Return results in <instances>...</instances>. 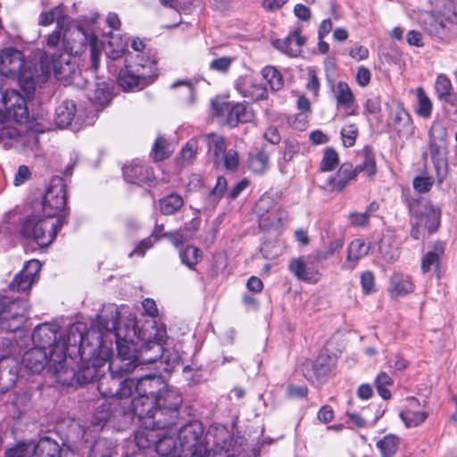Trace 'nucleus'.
I'll return each mask as SVG.
<instances>
[{
    "label": "nucleus",
    "instance_id": "obj_1",
    "mask_svg": "<svg viewBox=\"0 0 457 457\" xmlns=\"http://www.w3.org/2000/svg\"><path fill=\"white\" fill-rule=\"evenodd\" d=\"M214 432V435L212 431L207 434V436H213V445L208 450L202 422L195 420L181 426L178 439L183 457H237L245 450L244 437L230 436L225 428H215Z\"/></svg>",
    "mask_w": 457,
    "mask_h": 457
},
{
    "label": "nucleus",
    "instance_id": "obj_2",
    "mask_svg": "<svg viewBox=\"0 0 457 457\" xmlns=\"http://www.w3.org/2000/svg\"><path fill=\"white\" fill-rule=\"evenodd\" d=\"M120 312L114 306L111 308L109 320L101 318L100 324L106 332H114L117 355L108 363V370L119 378H126L141 367L138 355L136 353L137 339H141L140 331L137 330L136 321L129 320L123 326H118Z\"/></svg>",
    "mask_w": 457,
    "mask_h": 457
},
{
    "label": "nucleus",
    "instance_id": "obj_3",
    "mask_svg": "<svg viewBox=\"0 0 457 457\" xmlns=\"http://www.w3.org/2000/svg\"><path fill=\"white\" fill-rule=\"evenodd\" d=\"M0 73L7 78L17 79L27 97L35 91L39 83V75L34 65L24 59L22 52L7 47L0 51Z\"/></svg>",
    "mask_w": 457,
    "mask_h": 457
},
{
    "label": "nucleus",
    "instance_id": "obj_4",
    "mask_svg": "<svg viewBox=\"0 0 457 457\" xmlns=\"http://www.w3.org/2000/svg\"><path fill=\"white\" fill-rule=\"evenodd\" d=\"M59 326L54 323H43L37 326L32 333V340L36 346L49 353L50 360L54 361V375L59 383H67V378H62V369L66 360L67 345L62 335L59 334Z\"/></svg>",
    "mask_w": 457,
    "mask_h": 457
},
{
    "label": "nucleus",
    "instance_id": "obj_5",
    "mask_svg": "<svg viewBox=\"0 0 457 457\" xmlns=\"http://www.w3.org/2000/svg\"><path fill=\"white\" fill-rule=\"evenodd\" d=\"M90 47V68L94 72L98 71L100 66L101 46L98 45L96 36L88 37L87 32L81 25L75 22L66 23L62 33V46L63 53L69 55L81 54L87 46Z\"/></svg>",
    "mask_w": 457,
    "mask_h": 457
},
{
    "label": "nucleus",
    "instance_id": "obj_6",
    "mask_svg": "<svg viewBox=\"0 0 457 457\" xmlns=\"http://www.w3.org/2000/svg\"><path fill=\"white\" fill-rule=\"evenodd\" d=\"M126 57L125 68L119 72L117 82L124 91H139L151 84L155 74V62L150 59L144 61L143 56Z\"/></svg>",
    "mask_w": 457,
    "mask_h": 457
},
{
    "label": "nucleus",
    "instance_id": "obj_7",
    "mask_svg": "<svg viewBox=\"0 0 457 457\" xmlns=\"http://www.w3.org/2000/svg\"><path fill=\"white\" fill-rule=\"evenodd\" d=\"M62 218L51 219L44 213H32L27 216L21 224V235L29 240H33L39 246H48L56 237L62 227Z\"/></svg>",
    "mask_w": 457,
    "mask_h": 457
},
{
    "label": "nucleus",
    "instance_id": "obj_8",
    "mask_svg": "<svg viewBox=\"0 0 457 457\" xmlns=\"http://www.w3.org/2000/svg\"><path fill=\"white\" fill-rule=\"evenodd\" d=\"M101 318L109 320L111 314H102L98 316V328H94L86 331V326L83 323L71 325L68 329L67 337L64 338L62 337V339L64 340L67 345L66 353L69 351L70 347H75L82 358H84L85 355L96 353L97 349L102 345L104 331H105L100 324Z\"/></svg>",
    "mask_w": 457,
    "mask_h": 457
},
{
    "label": "nucleus",
    "instance_id": "obj_9",
    "mask_svg": "<svg viewBox=\"0 0 457 457\" xmlns=\"http://www.w3.org/2000/svg\"><path fill=\"white\" fill-rule=\"evenodd\" d=\"M133 395L137 396L129 401L136 417L149 413L154 405V398L166 385L161 375L149 374L133 378Z\"/></svg>",
    "mask_w": 457,
    "mask_h": 457
},
{
    "label": "nucleus",
    "instance_id": "obj_10",
    "mask_svg": "<svg viewBox=\"0 0 457 457\" xmlns=\"http://www.w3.org/2000/svg\"><path fill=\"white\" fill-rule=\"evenodd\" d=\"M80 358L81 362L76 371L66 365V360L63 361L64 368L62 369V376L67 378L68 381L62 383V385L87 384L95 378H99L101 374L105 372L106 361L96 356V353Z\"/></svg>",
    "mask_w": 457,
    "mask_h": 457
},
{
    "label": "nucleus",
    "instance_id": "obj_11",
    "mask_svg": "<svg viewBox=\"0 0 457 457\" xmlns=\"http://www.w3.org/2000/svg\"><path fill=\"white\" fill-rule=\"evenodd\" d=\"M67 191L62 177H54L42 200L43 213L51 218H63L66 214Z\"/></svg>",
    "mask_w": 457,
    "mask_h": 457
},
{
    "label": "nucleus",
    "instance_id": "obj_12",
    "mask_svg": "<svg viewBox=\"0 0 457 457\" xmlns=\"http://www.w3.org/2000/svg\"><path fill=\"white\" fill-rule=\"evenodd\" d=\"M133 378L120 379L110 372H103L98 378L97 389L101 395L107 399L118 398L121 402L129 403L133 395Z\"/></svg>",
    "mask_w": 457,
    "mask_h": 457
},
{
    "label": "nucleus",
    "instance_id": "obj_13",
    "mask_svg": "<svg viewBox=\"0 0 457 457\" xmlns=\"http://www.w3.org/2000/svg\"><path fill=\"white\" fill-rule=\"evenodd\" d=\"M1 91V114L4 120H12L18 123H25L29 120V110L25 98L15 89Z\"/></svg>",
    "mask_w": 457,
    "mask_h": 457
},
{
    "label": "nucleus",
    "instance_id": "obj_14",
    "mask_svg": "<svg viewBox=\"0 0 457 457\" xmlns=\"http://www.w3.org/2000/svg\"><path fill=\"white\" fill-rule=\"evenodd\" d=\"M27 308L25 303L10 300L0 295V328L6 331H16L26 320Z\"/></svg>",
    "mask_w": 457,
    "mask_h": 457
},
{
    "label": "nucleus",
    "instance_id": "obj_15",
    "mask_svg": "<svg viewBox=\"0 0 457 457\" xmlns=\"http://www.w3.org/2000/svg\"><path fill=\"white\" fill-rule=\"evenodd\" d=\"M212 105L215 114L224 118V124L230 128H235L239 123L250 122L253 119V112L245 104L215 100L212 102Z\"/></svg>",
    "mask_w": 457,
    "mask_h": 457
},
{
    "label": "nucleus",
    "instance_id": "obj_16",
    "mask_svg": "<svg viewBox=\"0 0 457 457\" xmlns=\"http://www.w3.org/2000/svg\"><path fill=\"white\" fill-rule=\"evenodd\" d=\"M120 416L136 417L129 403L121 402L118 398L107 399L99 404L94 413V425L104 427L108 421Z\"/></svg>",
    "mask_w": 457,
    "mask_h": 457
},
{
    "label": "nucleus",
    "instance_id": "obj_17",
    "mask_svg": "<svg viewBox=\"0 0 457 457\" xmlns=\"http://www.w3.org/2000/svg\"><path fill=\"white\" fill-rule=\"evenodd\" d=\"M336 365V358L321 352L315 360H306L301 370L305 378L312 383H322Z\"/></svg>",
    "mask_w": 457,
    "mask_h": 457
},
{
    "label": "nucleus",
    "instance_id": "obj_18",
    "mask_svg": "<svg viewBox=\"0 0 457 457\" xmlns=\"http://www.w3.org/2000/svg\"><path fill=\"white\" fill-rule=\"evenodd\" d=\"M412 220L420 226L435 232L440 225V210L435 208L429 202L415 200L409 204Z\"/></svg>",
    "mask_w": 457,
    "mask_h": 457
},
{
    "label": "nucleus",
    "instance_id": "obj_19",
    "mask_svg": "<svg viewBox=\"0 0 457 457\" xmlns=\"http://www.w3.org/2000/svg\"><path fill=\"white\" fill-rule=\"evenodd\" d=\"M137 418L143 425L152 426L159 430L170 429L179 420V411L174 407L154 405L149 413Z\"/></svg>",
    "mask_w": 457,
    "mask_h": 457
},
{
    "label": "nucleus",
    "instance_id": "obj_20",
    "mask_svg": "<svg viewBox=\"0 0 457 457\" xmlns=\"http://www.w3.org/2000/svg\"><path fill=\"white\" fill-rule=\"evenodd\" d=\"M42 76H47L52 71L57 79H67L71 74L74 66L71 62V55L65 53H53L51 64L48 65V57L46 54L41 58Z\"/></svg>",
    "mask_w": 457,
    "mask_h": 457
},
{
    "label": "nucleus",
    "instance_id": "obj_21",
    "mask_svg": "<svg viewBox=\"0 0 457 457\" xmlns=\"http://www.w3.org/2000/svg\"><path fill=\"white\" fill-rule=\"evenodd\" d=\"M41 263L38 260L33 259L27 262L21 272L16 274L9 285L12 291L26 292L29 290L37 280Z\"/></svg>",
    "mask_w": 457,
    "mask_h": 457
},
{
    "label": "nucleus",
    "instance_id": "obj_22",
    "mask_svg": "<svg viewBox=\"0 0 457 457\" xmlns=\"http://www.w3.org/2000/svg\"><path fill=\"white\" fill-rule=\"evenodd\" d=\"M288 270L297 279L308 283H317L320 276L310 255L292 259Z\"/></svg>",
    "mask_w": 457,
    "mask_h": 457
},
{
    "label": "nucleus",
    "instance_id": "obj_23",
    "mask_svg": "<svg viewBox=\"0 0 457 457\" xmlns=\"http://www.w3.org/2000/svg\"><path fill=\"white\" fill-rule=\"evenodd\" d=\"M35 141L34 136L21 133L14 127L4 126L0 129V145L5 149L25 150L30 147Z\"/></svg>",
    "mask_w": 457,
    "mask_h": 457
},
{
    "label": "nucleus",
    "instance_id": "obj_24",
    "mask_svg": "<svg viewBox=\"0 0 457 457\" xmlns=\"http://www.w3.org/2000/svg\"><path fill=\"white\" fill-rule=\"evenodd\" d=\"M47 364L54 373V361L50 360L49 353L36 345L26 351L21 358V365L32 373L41 372Z\"/></svg>",
    "mask_w": 457,
    "mask_h": 457
},
{
    "label": "nucleus",
    "instance_id": "obj_25",
    "mask_svg": "<svg viewBox=\"0 0 457 457\" xmlns=\"http://www.w3.org/2000/svg\"><path fill=\"white\" fill-rule=\"evenodd\" d=\"M19 361L12 355L0 358V392L4 393L12 388L18 378Z\"/></svg>",
    "mask_w": 457,
    "mask_h": 457
},
{
    "label": "nucleus",
    "instance_id": "obj_26",
    "mask_svg": "<svg viewBox=\"0 0 457 457\" xmlns=\"http://www.w3.org/2000/svg\"><path fill=\"white\" fill-rule=\"evenodd\" d=\"M123 176L128 182L139 186L144 184L151 186L154 180L152 169L139 161H134L130 164L125 165Z\"/></svg>",
    "mask_w": 457,
    "mask_h": 457
},
{
    "label": "nucleus",
    "instance_id": "obj_27",
    "mask_svg": "<svg viewBox=\"0 0 457 457\" xmlns=\"http://www.w3.org/2000/svg\"><path fill=\"white\" fill-rule=\"evenodd\" d=\"M390 117L393 127L399 137H409L414 133L411 116L400 104L391 109Z\"/></svg>",
    "mask_w": 457,
    "mask_h": 457
},
{
    "label": "nucleus",
    "instance_id": "obj_28",
    "mask_svg": "<svg viewBox=\"0 0 457 457\" xmlns=\"http://www.w3.org/2000/svg\"><path fill=\"white\" fill-rule=\"evenodd\" d=\"M431 159L436 171L438 183H442L447 174L446 143L429 142Z\"/></svg>",
    "mask_w": 457,
    "mask_h": 457
},
{
    "label": "nucleus",
    "instance_id": "obj_29",
    "mask_svg": "<svg viewBox=\"0 0 457 457\" xmlns=\"http://www.w3.org/2000/svg\"><path fill=\"white\" fill-rule=\"evenodd\" d=\"M306 37L302 36L299 30L291 31L284 39L274 41V46L289 56H297L301 53L302 46L305 44Z\"/></svg>",
    "mask_w": 457,
    "mask_h": 457
},
{
    "label": "nucleus",
    "instance_id": "obj_30",
    "mask_svg": "<svg viewBox=\"0 0 457 457\" xmlns=\"http://www.w3.org/2000/svg\"><path fill=\"white\" fill-rule=\"evenodd\" d=\"M422 29L429 35L444 38L448 34L447 27L439 14L426 12L420 18Z\"/></svg>",
    "mask_w": 457,
    "mask_h": 457
},
{
    "label": "nucleus",
    "instance_id": "obj_31",
    "mask_svg": "<svg viewBox=\"0 0 457 457\" xmlns=\"http://www.w3.org/2000/svg\"><path fill=\"white\" fill-rule=\"evenodd\" d=\"M154 451L162 457H183L179 446L173 436L168 435V431L159 430Z\"/></svg>",
    "mask_w": 457,
    "mask_h": 457
},
{
    "label": "nucleus",
    "instance_id": "obj_32",
    "mask_svg": "<svg viewBox=\"0 0 457 457\" xmlns=\"http://www.w3.org/2000/svg\"><path fill=\"white\" fill-rule=\"evenodd\" d=\"M357 172L352 163L345 162L338 169L337 172L329 178L328 183L332 190H343L357 176Z\"/></svg>",
    "mask_w": 457,
    "mask_h": 457
},
{
    "label": "nucleus",
    "instance_id": "obj_33",
    "mask_svg": "<svg viewBox=\"0 0 457 457\" xmlns=\"http://www.w3.org/2000/svg\"><path fill=\"white\" fill-rule=\"evenodd\" d=\"M414 284L408 275L395 272L390 278L389 291L394 296H404L414 291Z\"/></svg>",
    "mask_w": 457,
    "mask_h": 457
},
{
    "label": "nucleus",
    "instance_id": "obj_34",
    "mask_svg": "<svg viewBox=\"0 0 457 457\" xmlns=\"http://www.w3.org/2000/svg\"><path fill=\"white\" fill-rule=\"evenodd\" d=\"M245 79H238L236 82L237 90L244 96L253 101H261L268 98L267 88L259 84H251Z\"/></svg>",
    "mask_w": 457,
    "mask_h": 457
},
{
    "label": "nucleus",
    "instance_id": "obj_35",
    "mask_svg": "<svg viewBox=\"0 0 457 457\" xmlns=\"http://www.w3.org/2000/svg\"><path fill=\"white\" fill-rule=\"evenodd\" d=\"M163 354L164 350L161 343L156 341H147L141 346L139 352L138 358L140 365L143 362L154 363L157 361H162L164 358Z\"/></svg>",
    "mask_w": 457,
    "mask_h": 457
},
{
    "label": "nucleus",
    "instance_id": "obj_36",
    "mask_svg": "<svg viewBox=\"0 0 457 457\" xmlns=\"http://www.w3.org/2000/svg\"><path fill=\"white\" fill-rule=\"evenodd\" d=\"M158 436H160L159 429L142 424L135 434V442L140 449H154Z\"/></svg>",
    "mask_w": 457,
    "mask_h": 457
},
{
    "label": "nucleus",
    "instance_id": "obj_37",
    "mask_svg": "<svg viewBox=\"0 0 457 457\" xmlns=\"http://www.w3.org/2000/svg\"><path fill=\"white\" fill-rule=\"evenodd\" d=\"M76 111V104L73 101L62 102L55 109V124L59 128H66L73 120Z\"/></svg>",
    "mask_w": 457,
    "mask_h": 457
},
{
    "label": "nucleus",
    "instance_id": "obj_38",
    "mask_svg": "<svg viewBox=\"0 0 457 457\" xmlns=\"http://www.w3.org/2000/svg\"><path fill=\"white\" fill-rule=\"evenodd\" d=\"M154 402L156 406L174 407L179 410L182 403V397L176 388L166 386L158 393Z\"/></svg>",
    "mask_w": 457,
    "mask_h": 457
},
{
    "label": "nucleus",
    "instance_id": "obj_39",
    "mask_svg": "<svg viewBox=\"0 0 457 457\" xmlns=\"http://www.w3.org/2000/svg\"><path fill=\"white\" fill-rule=\"evenodd\" d=\"M33 448L34 454L38 457H61L59 444L49 436L41 437L37 445H33Z\"/></svg>",
    "mask_w": 457,
    "mask_h": 457
},
{
    "label": "nucleus",
    "instance_id": "obj_40",
    "mask_svg": "<svg viewBox=\"0 0 457 457\" xmlns=\"http://www.w3.org/2000/svg\"><path fill=\"white\" fill-rule=\"evenodd\" d=\"M70 17L64 14L62 6L59 5L48 12H41L38 20L40 26H48L54 21H56V27L58 29H63L67 22H69Z\"/></svg>",
    "mask_w": 457,
    "mask_h": 457
},
{
    "label": "nucleus",
    "instance_id": "obj_41",
    "mask_svg": "<svg viewBox=\"0 0 457 457\" xmlns=\"http://www.w3.org/2000/svg\"><path fill=\"white\" fill-rule=\"evenodd\" d=\"M360 155L362 158V162L353 167L354 170L357 174L363 172L369 177L374 176L377 172V166L372 148L370 145H365L361 151Z\"/></svg>",
    "mask_w": 457,
    "mask_h": 457
},
{
    "label": "nucleus",
    "instance_id": "obj_42",
    "mask_svg": "<svg viewBox=\"0 0 457 457\" xmlns=\"http://www.w3.org/2000/svg\"><path fill=\"white\" fill-rule=\"evenodd\" d=\"M334 93L337 105L342 106L345 109H350L353 106L355 97L351 87L346 82H337L335 87Z\"/></svg>",
    "mask_w": 457,
    "mask_h": 457
},
{
    "label": "nucleus",
    "instance_id": "obj_43",
    "mask_svg": "<svg viewBox=\"0 0 457 457\" xmlns=\"http://www.w3.org/2000/svg\"><path fill=\"white\" fill-rule=\"evenodd\" d=\"M87 96L90 102L100 107H104L112 99L110 87L105 82L96 83L95 88L88 91Z\"/></svg>",
    "mask_w": 457,
    "mask_h": 457
},
{
    "label": "nucleus",
    "instance_id": "obj_44",
    "mask_svg": "<svg viewBox=\"0 0 457 457\" xmlns=\"http://www.w3.org/2000/svg\"><path fill=\"white\" fill-rule=\"evenodd\" d=\"M159 204L162 214L171 215L184 205V199L179 194L172 193L161 198Z\"/></svg>",
    "mask_w": 457,
    "mask_h": 457
},
{
    "label": "nucleus",
    "instance_id": "obj_45",
    "mask_svg": "<svg viewBox=\"0 0 457 457\" xmlns=\"http://www.w3.org/2000/svg\"><path fill=\"white\" fill-rule=\"evenodd\" d=\"M202 139L207 144L209 151L213 152L215 162H219L220 156L226 151L225 139L216 133L205 134Z\"/></svg>",
    "mask_w": 457,
    "mask_h": 457
},
{
    "label": "nucleus",
    "instance_id": "obj_46",
    "mask_svg": "<svg viewBox=\"0 0 457 457\" xmlns=\"http://www.w3.org/2000/svg\"><path fill=\"white\" fill-rule=\"evenodd\" d=\"M113 454L114 445L105 438L96 440L88 452V457H113Z\"/></svg>",
    "mask_w": 457,
    "mask_h": 457
},
{
    "label": "nucleus",
    "instance_id": "obj_47",
    "mask_svg": "<svg viewBox=\"0 0 457 457\" xmlns=\"http://www.w3.org/2000/svg\"><path fill=\"white\" fill-rule=\"evenodd\" d=\"M378 250L386 262H394L399 255L396 244L390 235H384L378 244Z\"/></svg>",
    "mask_w": 457,
    "mask_h": 457
},
{
    "label": "nucleus",
    "instance_id": "obj_48",
    "mask_svg": "<svg viewBox=\"0 0 457 457\" xmlns=\"http://www.w3.org/2000/svg\"><path fill=\"white\" fill-rule=\"evenodd\" d=\"M179 258L185 266L193 270L202 260L203 252L194 245H187L184 249L180 250Z\"/></svg>",
    "mask_w": 457,
    "mask_h": 457
},
{
    "label": "nucleus",
    "instance_id": "obj_49",
    "mask_svg": "<svg viewBox=\"0 0 457 457\" xmlns=\"http://www.w3.org/2000/svg\"><path fill=\"white\" fill-rule=\"evenodd\" d=\"M370 247L361 239L353 240L348 246L346 260L355 264L357 261L365 256L369 253ZM354 265L352 266L353 268Z\"/></svg>",
    "mask_w": 457,
    "mask_h": 457
},
{
    "label": "nucleus",
    "instance_id": "obj_50",
    "mask_svg": "<svg viewBox=\"0 0 457 457\" xmlns=\"http://www.w3.org/2000/svg\"><path fill=\"white\" fill-rule=\"evenodd\" d=\"M400 439L394 435H387L377 442V447L379 449L382 457L394 456L399 447Z\"/></svg>",
    "mask_w": 457,
    "mask_h": 457
},
{
    "label": "nucleus",
    "instance_id": "obj_51",
    "mask_svg": "<svg viewBox=\"0 0 457 457\" xmlns=\"http://www.w3.org/2000/svg\"><path fill=\"white\" fill-rule=\"evenodd\" d=\"M277 202L278 195L276 193L267 192L263 194L257 201L254 207V212L257 216L262 218L277 204Z\"/></svg>",
    "mask_w": 457,
    "mask_h": 457
},
{
    "label": "nucleus",
    "instance_id": "obj_52",
    "mask_svg": "<svg viewBox=\"0 0 457 457\" xmlns=\"http://www.w3.org/2000/svg\"><path fill=\"white\" fill-rule=\"evenodd\" d=\"M104 53L108 59L118 60L121 58L126 50V43L121 38L112 37L104 46Z\"/></svg>",
    "mask_w": 457,
    "mask_h": 457
},
{
    "label": "nucleus",
    "instance_id": "obj_53",
    "mask_svg": "<svg viewBox=\"0 0 457 457\" xmlns=\"http://www.w3.org/2000/svg\"><path fill=\"white\" fill-rule=\"evenodd\" d=\"M262 74L263 79L270 85V88L274 91L280 90L284 86V79L280 72L271 66H267L262 69Z\"/></svg>",
    "mask_w": 457,
    "mask_h": 457
},
{
    "label": "nucleus",
    "instance_id": "obj_54",
    "mask_svg": "<svg viewBox=\"0 0 457 457\" xmlns=\"http://www.w3.org/2000/svg\"><path fill=\"white\" fill-rule=\"evenodd\" d=\"M269 160V154L261 150L249 157L248 166L252 171L261 174L266 170Z\"/></svg>",
    "mask_w": 457,
    "mask_h": 457
},
{
    "label": "nucleus",
    "instance_id": "obj_55",
    "mask_svg": "<svg viewBox=\"0 0 457 457\" xmlns=\"http://www.w3.org/2000/svg\"><path fill=\"white\" fill-rule=\"evenodd\" d=\"M300 143L295 137H287L283 141L281 150L284 162H290L300 152Z\"/></svg>",
    "mask_w": 457,
    "mask_h": 457
},
{
    "label": "nucleus",
    "instance_id": "obj_56",
    "mask_svg": "<svg viewBox=\"0 0 457 457\" xmlns=\"http://www.w3.org/2000/svg\"><path fill=\"white\" fill-rule=\"evenodd\" d=\"M33 454V444L26 442H19L4 452V457H32Z\"/></svg>",
    "mask_w": 457,
    "mask_h": 457
},
{
    "label": "nucleus",
    "instance_id": "obj_57",
    "mask_svg": "<svg viewBox=\"0 0 457 457\" xmlns=\"http://www.w3.org/2000/svg\"><path fill=\"white\" fill-rule=\"evenodd\" d=\"M170 153L169 143L167 140L162 136L157 137L152 149V154L154 162H160L168 158L170 156Z\"/></svg>",
    "mask_w": 457,
    "mask_h": 457
},
{
    "label": "nucleus",
    "instance_id": "obj_58",
    "mask_svg": "<svg viewBox=\"0 0 457 457\" xmlns=\"http://www.w3.org/2000/svg\"><path fill=\"white\" fill-rule=\"evenodd\" d=\"M393 380L386 372H380L375 378V386L378 395L385 400L390 399L391 392L386 388L392 386Z\"/></svg>",
    "mask_w": 457,
    "mask_h": 457
},
{
    "label": "nucleus",
    "instance_id": "obj_59",
    "mask_svg": "<svg viewBox=\"0 0 457 457\" xmlns=\"http://www.w3.org/2000/svg\"><path fill=\"white\" fill-rule=\"evenodd\" d=\"M438 14L446 21L457 24V3L453 0H444Z\"/></svg>",
    "mask_w": 457,
    "mask_h": 457
},
{
    "label": "nucleus",
    "instance_id": "obj_60",
    "mask_svg": "<svg viewBox=\"0 0 457 457\" xmlns=\"http://www.w3.org/2000/svg\"><path fill=\"white\" fill-rule=\"evenodd\" d=\"M400 416L407 427H416L427 419V413L425 411H412L410 409L403 411Z\"/></svg>",
    "mask_w": 457,
    "mask_h": 457
},
{
    "label": "nucleus",
    "instance_id": "obj_61",
    "mask_svg": "<svg viewBox=\"0 0 457 457\" xmlns=\"http://www.w3.org/2000/svg\"><path fill=\"white\" fill-rule=\"evenodd\" d=\"M442 253V247L438 250V252H428L421 261L422 272L427 273L433 268L437 270L439 267L440 254Z\"/></svg>",
    "mask_w": 457,
    "mask_h": 457
},
{
    "label": "nucleus",
    "instance_id": "obj_62",
    "mask_svg": "<svg viewBox=\"0 0 457 457\" xmlns=\"http://www.w3.org/2000/svg\"><path fill=\"white\" fill-rule=\"evenodd\" d=\"M418 107L417 113L423 118H428L431 115L432 103L427 96L422 88L418 89Z\"/></svg>",
    "mask_w": 457,
    "mask_h": 457
},
{
    "label": "nucleus",
    "instance_id": "obj_63",
    "mask_svg": "<svg viewBox=\"0 0 457 457\" xmlns=\"http://www.w3.org/2000/svg\"><path fill=\"white\" fill-rule=\"evenodd\" d=\"M339 162L338 154L333 148H327L320 162V170L331 171Z\"/></svg>",
    "mask_w": 457,
    "mask_h": 457
},
{
    "label": "nucleus",
    "instance_id": "obj_64",
    "mask_svg": "<svg viewBox=\"0 0 457 457\" xmlns=\"http://www.w3.org/2000/svg\"><path fill=\"white\" fill-rule=\"evenodd\" d=\"M429 142L446 143L447 131L445 127L435 120L429 130Z\"/></svg>",
    "mask_w": 457,
    "mask_h": 457
}]
</instances>
